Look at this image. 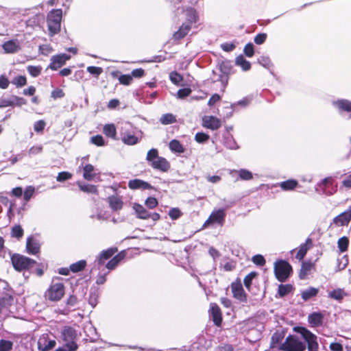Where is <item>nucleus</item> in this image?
Wrapping results in <instances>:
<instances>
[{
	"mask_svg": "<svg viewBox=\"0 0 351 351\" xmlns=\"http://www.w3.org/2000/svg\"><path fill=\"white\" fill-rule=\"evenodd\" d=\"M351 219V208L334 219V223L338 226L347 225Z\"/></svg>",
	"mask_w": 351,
	"mask_h": 351,
	"instance_id": "nucleus-21",
	"label": "nucleus"
},
{
	"mask_svg": "<svg viewBox=\"0 0 351 351\" xmlns=\"http://www.w3.org/2000/svg\"><path fill=\"white\" fill-rule=\"evenodd\" d=\"M346 293L343 289H335L332 291H330L328 293V296L334 300H336L337 301H341L343 300V298L346 296Z\"/></svg>",
	"mask_w": 351,
	"mask_h": 351,
	"instance_id": "nucleus-36",
	"label": "nucleus"
},
{
	"mask_svg": "<svg viewBox=\"0 0 351 351\" xmlns=\"http://www.w3.org/2000/svg\"><path fill=\"white\" fill-rule=\"evenodd\" d=\"M305 345L296 337H288L279 349L284 351H304Z\"/></svg>",
	"mask_w": 351,
	"mask_h": 351,
	"instance_id": "nucleus-4",
	"label": "nucleus"
},
{
	"mask_svg": "<svg viewBox=\"0 0 351 351\" xmlns=\"http://www.w3.org/2000/svg\"><path fill=\"white\" fill-rule=\"evenodd\" d=\"M72 175L66 171H62L59 173L58 176H57V180L58 182H63L66 180H69L71 178Z\"/></svg>",
	"mask_w": 351,
	"mask_h": 351,
	"instance_id": "nucleus-62",
	"label": "nucleus"
},
{
	"mask_svg": "<svg viewBox=\"0 0 351 351\" xmlns=\"http://www.w3.org/2000/svg\"><path fill=\"white\" fill-rule=\"evenodd\" d=\"M46 123L43 120H40L35 122L34 125V129L36 132H42L45 129Z\"/></svg>",
	"mask_w": 351,
	"mask_h": 351,
	"instance_id": "nucleus-57",
	"label": "nucleus"
},
{
	"mask_svg": "<svg viewBox=\"0 0 351 351\" xmlns=\"http://www.w3.org/2000/svg\"><path fill=\"white\" fill-rule=\"evenodd\" d=\"M128 186L131 189H148L151 188V185L143 180L135 179L130 180L128 182Z\"/></svg>",
	"mask_w": 351,
	"mask_h": 351,
	"instance_id": "nucleus-27",
	"label": "nucleus"
},
{
	"mask_svg": "<svg viewBox=\"0 0 351 351\" xmlns=\"http://www.w3.org/2000/svg\"><path fill=\"white\" fill-rule=\"evenodd\" d=\"M337 186L333 184V179L331 177L324 178L320 184L317 185V190H319L323 194L330 195L337 190Z\"/></svg>",
	"mask_w": 351,
	"mask_h": 351,
	"instance_id": "nucleus-9",
	"label": "nucleus"
},
{
	"mask_svg": "<svg viewBox=\"0 0 351 351\" xmlns=\"http://www.w3.org/2000/svg\"><path fill=\"white\" fill-rule=\"evenodd\" d=\"M133 208L138 218L142 219H147L149 218V213L142 205L134 204Z\"/></svg>",
	"mask_w": 351,
	"mask_h": 351,
	"instance_id": "nucleus-28",
	"label": "nucleus"
},
{
	"mask_svg": "<svg viewBox=\"0 0 351 351\" xmlns=\"http://www.w3.org/2000/svg\"><path fill=\"white\" fill-rule=\"evenodd\" d=\"M333 105L339 110V112H347L351 116V101L346 99H340L333 102Z\"/></svg>",
	"mask_w": 351,
	"mask_h": 351,
	"instance_id": "nucleus-24",
	"label": "nucleus"
},
{
	"mask_svg": "<svg viewBox=\"0 0 351 351\" xmlns=\"http://www.w3.org/2000/svg\"><path fill=\"white\" fill-rule=\"evenodd\" d=\"M12 83L17 87H22L27 84V80L25 76L19 75L14 77L12 80Z\"/></svg>",
	"mask_w": 351,
	"mask_h": 351,
	"instance_id": "nucleus-48",
	"label": "nucleus"
},
{
	"mask_svg": "<svg viewBox=\"0 0 351 351\" xmlns=\"http://www.w3.org/2000/svg\"><path fill=\"white\" fill-rule=\"evenodd\" d=\"M170 79L176 84H178L182 81V77L176 72H173L170 74Z\"/></svg>",
	"mask_w": 351,
	"mask_h": 351,
	"instance_id": "nucleus-59",
	"label": "nucleus"
},
{
	"mask_svg": "<svg viewBox=\"0 0 351 351\" xmlns=\"http://www.w3.org/2000/svg\"><path fill=\"white\" fill-rule=\"evenodd\" d=\"M83 170V178L88 181L90 180H97L99 181V173L96 172L95 167L93 165L90 164H84V162H82L81 165L79 167L78 170Z\"/></svg>",
	"mask_w": 351,
	"mask_h": 351,
	"instance_id": "nucleus-7",
	"label": "nucleus"
},
{
	"mask_svg": "<svg viewBox=\"0 0 351 351\" xmlns=\"http://www.w3.org/2000/svg\"><path fill=\"white\" fill-rule=\"evenodd\" d=\"M119 80L121 84L128 85L132 81V76L129 75H122L119 77Z\"/></svg>",
	"mask_w": 351,
	"mask_h": 351,
	"instance_id": "nucleus-61",
	"label": "nucleus"
},
{
	"mask_svg": "<svg viewBox=\"0 0 351 351\" xmlns=\"http://www.w3.org/2000/svg\"><path fill=\"white\" fill-rule=\"evenodd\" d=\"M13 347V343L9 340H0V351H11Z\"/></svg>",
	"mask_w": 351,
	"mask_h": 351,
	"instance_id": "nucleus-42",
	"label": "nucleus"
},
{
	"mask_svg": "<svg viewBox=\"0 0 351 351\" xmlns=\"http://www.w3.org/2000/svg\"><path fill=\"white\" fill-rule=\"evenodd\" d=\"M337 244L341 252H346L348 250L349 240L347 237H343L339 239Z\"/></svg>",
	"mask_w": 351,
	"mask_h": 351,
	"instance_id": "nucleus-43",
	"label": "nucleus"
},
{
	"mask_svg": "<svg viewBox=\"0 0 351 351\" xmlns=\"http://www.w3.org/2000/svg\"><path fill=\"white\" fill-rule=\"evenodd\" d=\"M108 202L110 206V208L113 211H118L122 209L123 206V202L121 197L117 195H112L108 197Z\"/></svg>",
	"mask_w": 351,
	"mask_h": 351,
	"instance_id": "nucleus-19",
	"label": "nucleus"
},
{
	"mask_svg": "<svg viewBox=\"0 0 351 351\" xmlns=\"http://www.w3.org/2000/svg\"><path fill=\"white\" fill-rule=\"evenodd\" d=\"M158 157L159 156L158 150L156 149H152L148 152L146 160L149 163V165H151V163L153 162V161H154L155 160H156V158H158Z\"/></svg>",
	"mask_w": 351,
	"mask_h": 351,
	"instance_id": "nucleus-45",
	"label": "nucleus"
},
{
	"mask_svg": "<svg viewBox=\"0 0 351 351\" xmlns=\"http://www.w3.org/2000/svg\"><path fill=\"white\" fill-rule=\"evenodd\" d=\"M293 287L291 285H280L278 287V293L280 297L282 298L291 293Z\"/></svg>",
	"mask_w": 351,
	"mask_h": 351,
	"instance_id": "nucleus-37",
	"label": "nucleus"
},
{
	"mask_svg": "<svg viewBox=\"0 0 351 351\" xmlns=\"http://www.w3.org/2000/svg\"><path fill=\"white\" fill-rule=\"evenodd\" d=\"M90 141L92 143H93L97 146L104 145V141L103 137L101 135H97V136H93L90 138Z\"/></svg>",
	"mask_w": 351,
	"mask_h": 351,
	"instance_id": "nucleus-58",
	"label": "nucleus"
},
{
	"mask_svg": "<svg viewBox=\"0 0 351 351\" xmlns=\"http://www.w3.org/2000/svg\"><path fill=\"white\" fill-rule=\"evenodd\" d=\"M26 248L29 254H36L40 251V244L36 239L31 237L27 240Z\"/></svg>",
	"mask_w": 351,
	"mask_h": 351,
	"instance_id": "nucleus-22",
	"label": "nucleus"
},
{
	"mask_svg": "<svg viewBox=\"0 0 351 351\" xmlns=\"http://www.w3.org/2000/svg\"><path fill=\"white\" fill-rule=\"evenodd\" d=\"M226 217V213L224 209L215 210L212 212L208 219L204 223L203 227L206 228L210 224L218 223L223 225Z\"/></svg>",
	"mask_w": 351,
	"mask_h": 351,
	"instance_id": "nucleus-8",
	"label": "nucleus"
},
{
	"mask_svg": "<svg viewBox=\"0 0 351 351\" xmlns=\"http://www.w3.org/2000/svg\"><path fill=\"white\" fill-rule=\"evenodd\" d=\"M258 62L264 67L269 68L271 65V60L268 57L262 56L258 59Z\"/></svg>",
	"mask_w": 351,
	"mask_h": 351,
	"instance_id": "nucleus-63",
	"label": "nucleus"
},
{
	"mask_svg": "<svg viewBox=\"0 0 351 351\" xmlns=\"http://www.w3.org/2000/svg\"><path fill=\"white\" fill-rule=\"evenodd\" d=\"M257 274L254 271L250 273L244 278V285L247 289H250L252 280L256 276Z\"/></svg>",
	"mask_w": 351,
	"mask_h": 351,
	"instance_id": "nucleus-52",
	"label": "nucleus"
},
{
	"mask_svg": "<svg viewBox=\"0 0 351 351\" xmlns=\"http://www.w3.org/2000/svg\"><path fill=\"white\" fill-rule=\"evenodd\" d=\"M117 252L116 248H109L106 250L102 251L97 259L98 265L100 267L104 265L106 261L111 258Z\"/></svg>",
	"mask_w": 351,
	"mask_h": 351,
	"instance_id": "nucleus-23",
	"label": "nucleus"
},
{
	"mask_svg": "<svg viewBox=\"0 0 351 351\" xmlns=\"http://www.w3.org/2000/svg\"><path fill=\"white\" fill-rule=\"evenodd\" d=\"M87 71L90 74L98 76L102 73L103 69L101 67L90 66L87 68Z\"/></svg>",
	"mask_w": 351,
	"mask_h": 351,
	"instance_id": "nucleus-60",
	"label": "nucleus"
},
{
	"mask_svg": "<svg viewBox=\"0 0 351 351\" xmlns=\"http://www.w3.org/2000/svg\"><path fill=\"white\" fill-rule=\"evenodd\" d=\"M231 288L233 295L235 298L242 302L246 300V295L244 293V290L241 282L232 283Z\"/></svg>",
	"mask_w": 351,
	"mask_h": 351,
	"instance_id": "nucleus-16",
	"label": "nucleus"
},
{
	"mask_svg": "<svg viewBox=\"0 0 351 351\" xmlns=\"http://www.w3.org/2000/svg\"><path fill=\"white\" fill-rule=\"evenodd\" d=\"M313 267L314 264L311 261L302 262L299 275L300 278L301 279H304Z\"/></svg>",
	"mask_w": 351,
	"mask_h": 351,
	"instance_id": "nucleus-31",
	"label": "nucleus"
},
{
	"mask_svg": "<svg viewBox=\"0 0 351 351\" xmlns=\"http://www.w3.org/2000/svg\"><path fill=\"white\" fill-rule=\"evenodd\" d=\"M221 125V121L219 119L214 116H204L202 118V126L206 128L215 130Z\"/></svg>",
	"mask_w": 351,
	"mask_h": 351,
	"instance_id": "nucleus-13",
	"label": "nucleus"
},
{
	"mask_svg": "<svg viewBox=\"0 0 351 351\" xmlns=\"http://www.w3.org/2000/svg\"><path fill=\"white\" fill-rule=\"evenodd\" d=\"M150 165L154 169H158L164 172L167 171L170 168L169 162L165 158L160 156L153 161Z\"/></svg>",
	"mask_w": 351,
	"mask_h": 351,
	"instance_id": "nucleus-18",
	"label": "nucleus"
},
{
	"mask_svg": "<svg viewBox=\"0 0 351 351\" xmlns=\"http://www.w3.org/2000/svg\"><path fill=\"white\" fill-rule=\"evenodd\" d=\"M244 53L247 57H252L254 56V46L252 43H248L244 48Z\"/></svg>",
	"mask_w": 351,
	"mask_h": 351,
	"instance_id": "nucleus-64",
	"label": "nucleus"
},
{
	"mask_svg": "<svg viewBox=\"0 0 351 351\" xmlns=\"http://www.w3.org/2000/svg\"><path fill=\"white\" fill-rule=\"evenodd\" d=\"M65 344L64 347L68 350V351H75L78 348V346L76 343V340H70L64 341Z\"/></svg>",
	"mask_w": 351,
	"mask_h": 351,
	"instance_id": "nucleus-50",
	"label": "nucleus"
},
{
	"mask_svg": "<svg viewBox=\"0 0 351 351\" xmlns=\"http://www.w3.org/2000/svg\"><path fill=\"white\" fill-rule=\"evenodd\" d=\"M2 48L5 53H16L21 49V43L16 39L10 40L5 42Z\"/></svg>",
	"mask_w": 351,
	"mask_h": 351,
	"instance_id": "nucleus-14",
	"label": "nucleus"
},
{
	"mask_svg": "<svg viewBox=\"0 0 351 351\" xmlns=\"http://www.w3.org/2000/svg\"><path fill=\"white\" fill-rule=\"evenodd\" d=\"M70 58L71 56L65 53L53 56L51 58V63L48 68L56 71L63 66Z\"/></svg>",
	"mask_w": 351,
	"mask_h": 351,
	"instance_id": "nucleus-11",
	"label": "nucleus"
},
{
	"mask_svg": "<svg viewBox=\"0 0 351 351\" xmlns=\"http://www.w3.org/2000/svg\"><path fill=\"white\" fill-rule=\"evenodd\" d=\"M11 260L14 267L18 271L29 269L36 264L35 261L19 254L13 255Z\"/></svg>",
	"mask_w": 351,
	"mask_h": 351,
	"instance_id": "nucleus-3",
	"label": "nucleus"
},
{
	"mask_svg": "<svg viewBox=\"0 0 351 351\" xmlns=\"http://www.w3.org/2000/svg\"><path fill=\"white\" fill-rule=\"evenodd\" d=\"M298 186V182L295 180H288L280 183V186L284 191L293 190Z\"/></svg>",
	"mask_w": 351,
	"mask_h": 351,
	"instance_id": "nucleus-34",
	"label": "nucleus"
},
{
	"mask_svg": "<svg viewBox=\"0 0 351 351\" xmlns=\"http://www.w3.org/2000/svg\"><path fill=\"white\" fill-rule=\"evenodd\" d=\"M64 295V287L62 283L52 284L45 293V297L51 301H58Z\"/></svg>",
	"mask_w": 351,
	"mask_h": 351,
	"instance_id": "nucleus-5",
	"label": "nucleus"
},
{
	"mask_svg": "<svg viewBox=\"0 0 351 351\" xmlns=\"http://www.w3.org/2000/svg\"><path fill=\"white\" fill-rule=\"evenodd\" d=\"M160 121L164 125H167L175 123L176 121V119L174 115L168 113L162 115V117L160 119Z\"/></svg>",
	"mask_w": 351,
	"mask_h": 351,
	"instance_id": "nucleus-41",
	"label": "nucleus"
},
{
	"mask_svg": "<svg viewBox=\"0 0 351 351\" xmlns=\"http://www.w3.org/2000/svg\"><path fill=\"white\" fill-rule=\"evenodd\" d=\"M169 149L171 152L178 154H182L185 151L184 146L180 143V141L176 139L170 141Z\"/></svg>",
	"mask_w": 351,
	"mask_h": 351,
	"instance_id": "nucleus-32",
	"label": "nucleus"
},
{
	"mask_svg": "<svg viewBox=\"0 0 351 351\" xmlns=\"http://www.w3.org/2000/svg\"><path fill=\"white\" fill-rule=\"evenodd\" d=\"M236 64L241 66L243 71H248L251 67L250 62L243 56H239L235 60Z\"/></svg>",
	"mask_w": 351,
	"mask_h": 351,
	"instance_id": "nucleus-35",
	"label": "nucleus"
},
{
	"mask_svg": "<svg viewBox=\"0 0 351 351\" xmlns=\"http://www.w3.org/2000/svg\"><path fill=\"white\" fill-rule=\"evenodd\" d=\"M11 101L13 103V106H21L22 105H24L26 104L25 100L22 98L19 97L15 95H12L11 97Z\"/></svg>",
	"mask_w": 351,
	"mask_h": 351,
	"instance_id": "nucleus-54",
	"label": "nucleus"
},
{
	"mask_svg": "<svg viewBox=\"0 0 351 351\" xmlns=\"http://www.w3.org/2000/svg\"><path fill=\"white\" fill-rule=\"evenodd\" d=\"M283 337L281 334L275 332L271 337V346L276 348L278 346L279 343L282 340Z\"/></svg>",
	"mask_w": 351,
	"mask_h": 351,
	"instance_id": "nucleus-49",
	"label": "nucleus"
},
{
	"mask_svg": "<svg viewBox=\"0 0 351 351\" xmlns=\"http://www.w3.org/2000/svg\"><path fill=\"white\" fill-rule=\"evenodd\" d=\"M324 315L321 313H313L308 317V321L312 327L319 326L323 323Z\"/></svg>",
	"mask_w": 351,
	"mask_h": 351,
	"instance_id": "nucleus-25",
	"label": "nucleus"
},
{
	"mask_svg": "<svg viewBox=\"0 0 351 351\" xmlns=\"http://www.w3.org/2000/svg\"><path fill=\"white\" fill-rule=\"evenodd\" d=\"M27 70L32 77H36L41 73L42 67L40 66H28Z\"/></svg>",
	"mask_w": 351,
	"mask_h": 351,
	"instance_id": "nucleus-44",
	"label": "nucleus"
},
{
	"mask_svg": "<svg viewBox=\"0 0 351 351\" xmlns=\"http://www.w3.org/2000/svg\"><path fill=\"white\" fill-rule=\"evenodd\" d=\"M122 130L123 132H121V139L125 144L128 145H134L138 143V137L129 132L126 128V125L122 128Z\"/></svg>",
	"mask_w": 351,
	"mask_h": 351,
	"instance_id": "nucleus-15",
	"label": "nucleus"
},
{
	"mask_svg": "<svg viewBox=\"0 0 351 351\" xmlns=\"http://www.w3.org/2000/svg\"><path fill=\"white\" fill-rule=\"evenodd\" d=\"M86 266L85 261H80L70 266V269L73 272H77L82 270Z\"/></svg>",
	"mask_w": 351,
	"mask_h": 351,
	"instance_id": "nucleus-47",
	"label": "nucleus"
},
{
	"mask_svg": "<svg viewBox=\"0 0 351 351\" xmlns=\"http://www.w3.org/2000/svg\"><path fill=\"white\" fill-rule=\"evenodd\" d=\"M298 332L308 343V351H318L317 336L304 328H300Z\"/></svg>",
	"mask_w": 351,
	"mask_h": 351,
	"instance_id": "nucleus-6",
	"label": "nucleus"
},
{
	"mask_svg": "<svg viewBox=\"0 0 351 351\" xmlns=\"http://www.w3.org/2000/svg\"><path fill=\"white\" fill-rule=\"evenodd\" d=\"M12 237H16L18 239H20V238H21L23 237V230L21 227V226L17 225V226H14L12 228Z\"/></svg>",
	"mask_w": 351,
	"mask_h": 351,
	"instance_id": "nucleus-51",
	"label": "nucleus"
},
{
	"mask_svg": "<svg viewBox=\"0 0 351 351\" xmlns=\"http://www.w3.org/2000/svg\"><path fill=\"white\" fill-rule=\"evenodd\" d=\"M62 15L61 9L53 10L48 14L47 25L51 36H53L60 31Z\"/></svg>",
	"mask_w": 351,
	"mask_h": 351,
	"instance_id": "nucleus-1",
	"label": "nucleus"
},
{
	"mask_svg": "<svg viewBox=\"0 0 351 351\" xmlns=\"http://www.w3.org/2000/svg\"><path fill=\"white\" fill-rule=\"evenodd\" d=\"M169 215L171 219L175 220L178 219L182 215V213L179 208H173L169 210Z\"/></svg>",
	"mask_w": 351,
	"mask_h": 351,
	"instance_id": "nucleus-55",
	"label": "nucleus"
},
{
	"mask_svg": "<svg viewBox=\"0 0 351 351\" xmlns=\"http://www.w3.org/2000/svg\"><path fill=\"white\" fill-rule=\"evenodd\" d=\"M77 185L81 191L89 193H97V187L91 184H82L81 182H77Z\"/></svg>",
	"mask_w": 351,
	"mask_h": 351,
	"instance_id": "nucleus-39",
	"label": "nucleus"
},
{
	"mask_svg": "<svg viewBox=\"0 0 351 351\" xmlns=\"http://www.w3.org/2000/svg\"><path fill=\"white\" fill-rule=\"evenodd\" d=\"M318 293V289L313 288V287H309L306 290H304L301 293V295L302 299L304 301H306L309 299H311L313 297H315Z\"/></svg>",
	"mask_w": 351,
	"mask_h": 351,
	"instance_id": "nucleus-33",
	"label": "nucleus"
},
{
	"mask_svg": "<svg viewBox=\"0 0 351 351\" xmlns=\"http://www.w3.org/2000/svg\"><path fill=\"white\" fill-rule=\"evenodd\" d=\"M186 23L191 26L193 23H196L199 20L198 13L196 10L193 8H188L184 10Z\"/></svg>",
	"mask_w": 351,
	"mask_h": 351,
	"instance_id": "nucleus-20",
	"label": "nucleus"
},
{
	"mask_svg": "<svg viewBox=\"0 0 351 351\" xmlns=\"http://www.w3.org/2000/svg\"><path fill=\"white\" fill-rule=\"evenodd\" d=\"M191 27L189 24H182L180 29L173 34V38L175 40H180L184 38L191 30Z\"/></svg>",
	"mask_w": 351,
	"mask_h": 351,
	"instance_id": "nucleus-29",
	"label": "nucleus"
},
{
	"mask_svg": "<svg viewBox=\"0 0 351 351\" xmlns=\"http://www.w3.org/2000/svg\"><path fill=\"white\" fill-rule=\"evenodd\" d=\"M103 132L106 136L112 138H115L116 137V128L114 124L105 125Z\"/></svg>",
	"mask_w": 351,
	"mask_h": 351,
	"instance_id": "nucleus-38",
	"label": "nucleus"
},
{
	"mask_svg": "<svg viewBox=\"0 0 351 351\" xmlns=\"http://www.w3.org/2000/svg\"><path fill=\"white\" fill-rule=\"evenodd\" d=\"M12 300V298L8 295L0 297V314L10 305Z\"/></svg>",
	"mask_w": 351,
	"mask_h": 351,
	"instance_id": "nucleus-40",
	"label": "nucleus"
},
{
	"mask_svg": "<svg viewBox=\"0 0 351 351\" xmlns=\"http://www.w3.org/2000/svg\"><path fill=\"white\" fill-rule=\"evenodd\" d=\"M210 312L214 323L218 326H220L222 322V317L219 306L215 303H211L210 305Z\"/></svg>",
	"mask_w": 351,
	"mask_h": 351,
	"instance_id": "nucleus-17",
	"label": "nucleus"
},
{
	"mask_svg": "<svg viewBox=\"0 0 351 351\" xmlns=\"http://www.w3.org/2000/svg\"><path fill=\"white\" fill-rule=\"evenodd\" d=\"M145 205L150 209H153L158 206V200L153 197H149L145 200Z\"/></svg>",
	"mask_w": 351,
	"mask_h": 351,
	"instance_id": "nucleus-56",
	"label": "nucleus"
},
{
	"mask_svg": "<svg viewBox=\"0 0 351 351\" xmlns=\"http://www.w3.org/2000/svg\"><path fill=\"white\" fill-rule=\"evenodd\" d=\"M208 139H209V136L203 132H198L195 136V140L199 143H205Z\"/></svg>",
	"mask_w": 351,
	"mask_h": 351,
	"instance_id": "nucleus-53",
	"label": "nucleus"
},
{
	"mask_svg": "<svg viewBox=\"0 0 351 351\" xmlns=\"http://www.w3.org/2000/svg\"><path fill=\"white\" fill-rule=\"evenodd\" d=\"M239 176V178L243 180H250L253 178L252 173L248 170L241 169L237 171Z\"/></svg>",
	"mask_w": 351,
	"mask_h": 351,
	"instance_id": "nucleus-46",
	"label": "nucleus"
},
{
	"mask_svg": "<svg viewBox=\"0 0 351 351\" xmlns=\"http://www.w3.org/2000/svg\"><path fill=\"white\" fill-rule=\"evenodd\" d=\"M64 341L76 340V331L71 327H66L62 332Z\"/></svg>",
	"mask_w": 351,
	"mask_h": 351,
	"instance_id": "nucleus-30",
	"label": "nucleus"
},
{
	"mask_svg": "<svg viewBox=\"0 0 351 351\" xmlns=\"http://www.w3.org/2000/svg\"><path fill=\"white\" fill-rule=\"evenodd\" d=\"M125 252H121L119 253L117 255L114 256L110 261L108 262V263L106 265V267L108 270H112L114 269L118 264L125 258Z\"/></svg>",
	"mask_w": 351,
	"mask_h": 351,
	"instance_id": "nucleus-26",
	"label": "nucleus"
},
{
	"mask_svg": "<svg viewBox=\"0 0 351 351\" xmlns=\"http://www.w3.org/2000/svg\"><path fill=\"white\" fill-rule=\"evenodd\" d=\"M56 344L55 339H51L48 334L42 335L38 341V348L40 351H49Z\"/></svg>",
	"mask_w": 351,
	"mask_h": 351,
	"instance_id": "nucleus-10",
	"label": "nucleus"
},
{
	"mask_svg": "<svg viewBox=\"0 0 351 351\" xmlns=\"http://www.w3.org/2000/svg\"><path fill=\"white\" fill-rule=\"evenodd\" d=\"M274 271L276 278L280 282H284L289 276L292 268L287 262L281 260L276 262Z\"/></svg>",
	"mask_w": 351,
	"mask_h": 351,
	"instance_id": "nucleus-2",
	"label": "nucleus"
},
{
	"mask_svg": "<svg viewBox=\"0 0 351 351\" xmlns=\"http://www.w3.org/2000/svg\"><path fill=\"white\" fill-rule=\"evenodd\" d=\"M312 247V240L311 239H307L304 243L301 244L298 250L293 249L290 252L293 254L296 252L295 258L298 261H301L303 260L304 256H306L308 250H310Z\"/></svg>",
	"mask_w": 351,
	"mask_h": 351,
	"instance_id": "nucleus-12",
	"label": "nucleus"
}]
</instances>
